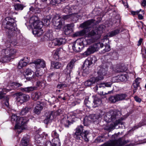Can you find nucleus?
Instances as JSON below:
<instances>
[{
	"mask_svg": "<svg viewBox=\"0 0 146 146\" xmlns=\"http://www.w3.org/2000/svg\"><path fill=\"white\" fill-rule=\"evenodd\" d=\"M104 29V26L100 25L86 34L85 37L77 39L73 44L74 51L76 52H80L87 45L93 43L99 38Z\"/></svg>",
	"mask_w": 146,
	"mask_h": 146,
	"instance_id": "obj_1",
	"label": "nucleus"
},
{
	"mask_svg": "<svg viewBox=\"0 0 146 146\" xmlns=\"http://www.w3.org/2000/svg\"><path fill=\"white\" fill-rule=\"evenodd\" d=\"M38 19L36 16H33L30 18L29 22L31 27L34 28L33 30V35L39 36L43 33V31L42 29L43 25L45 26L49 25L51 19L50 16H47L44 18L42 22L40 21Z\"/></svg>",
	"mask_w": 146,
	"mask_h": 146,
	"instance_id": "obj_2",
	"label": "nucleus"
},
{
	"mask_svg": "<svg viewBox=\"0 0 146 146\" xmlns=\"http://www.w3.org/2000/svg\"><path fill=\"white\" fill-rule=\"evenodd\" d=\"M119 117L118 112L116 111H111L108 112L104 117V120L107 123L111 122L113 123H111L109 125H107L105 127V129L108 130L114 129L117 125L121 124L122 125L123 118H121L118 119H116Z\"/></svg>",
	"mask_w": 146,
	"mask_h": 146,
	"instance_id": "obj_3",
	"label": "nucleus"
},
{
	"mask_svg": "<svg viewBox=\"0 0 146 146\" xmlns=\"http://www.w3.org/2000/svg\"><path fill=\"white\" fill-rule=\"evenodd\" d=\"M117 134H115L112 136V140H110L100 146H133L136 144L135 141L132 140H124L121 138L117 139Z\"/></svg>",
	"mask_w": 146,
	"mask_h": 146,
	"instance_id": "obj_4",
	"label": "nucleus"
},
{
	"mask_svg": "<svg viewBox=\"0 0 146 146\" xmlns=\"http://www.w3.org/2000/svg\"><path fill=\"white\" fill-rule=\"evenodd\" d=\"M14 21V19L7 17L3 20L2 23L3 26L8 29V36L11 37L16 36L20 32V31L17 28Z\"/></svg>",
	"mask_w": 146,
	"mask_h": 146,
	"instance_id": "obj_5",
	"label": "nucleus"
},
{
	"mask_svg": "<svg viewBox=\"0 0 146 146\" xmlns=\"http://www.w3.org/2000/svg\"><path fill=\"white\" fill-rule=\"evenodd\" d=\"M6 48L3 49L1 52L0 61L2 63L10 61L12 57L15 56L17 50L11 46L10 42L6 44Z\"/></svg>",
	"mask_w": 146,
	"mask_h": 146,
	"instance_id": "obj_6",
	"label": "nucleus"
},
{
	"mask_svg": "<svg viewBox=\"0 0 146 146\" xmlns=\"http://www.w3.org/2000/svg\"><path fill=\"white\" fill-rule=\"evenodd\" d=\"M84 130V127L82 125H79L77 126L75 129L74 137L78 142H81L83 139L86 141H89L88 138L87 137L89 134V132L88 130Z\"/></svg>",
	"mask_w": 146,
	"mask_h": 146,
	"instance_id": "obj_7",
	"label": "nucleus"
},
{
	"mask_svg": "<svg viewBox=\"0 0 146 146\" xmlns=\"http://www.w3.org/2000/svg\"><path fill=\"white\" fill-rule=\"evenodd\" d=\"M11 119L12 122L15 123V129H21L22 130L25 129V125L29 120V119L27 117H20L17 116L15 114H12Z\"/></svg>",
	"mask_w": 146,
	"mask_h": 146,
	"instance_id": "obj_8",
	"label": "nucleus"
},
{
	"mask_svg": "<svg viewBox=\"0 0 146 146\" xmlns=\"http://www.w3.org/2000/svg\"><path fill=\"white\" fill-rule=\"evenodd\" d=\"M32 64H35V67L36 70L35 73H34L31 77L29 78V79L33 78L34 80L37 79L39 76H41V74L39 72V69L41 68H44L46 66L45 62L42 59H38L34 60Z\"/></svg>",
	"mask_w": 146,
	"mask_h": 146,
	"instance_id": "obj_9",
	"label": "nucleus"
},
{
	"mask_svg": "<svg viewBox=\"0 0 146 146\" xmlns=\"http://www.w3.org/2000/svg\"><path fill=\"white\" fill-rule=\"evenodd\" d=\"M105 69L102 68L99 70L98 72V76L96 77H93L85 82L84 83L85 85L86 86H89L96 82L103 80L104 77L106 73H105Z\"/></svg>",
	"mask_w": 146,
	"mask_h": 146,
	"instance_id": "obj_10",
	"label": "nucleus"
},
{
	"mask_svg": "<svg viewBox=\"0 0 146 146\" xmlns=\"http://www.w3.org/2000/svg\"><path fill=\"white\" fill-rule=\"evenodd\" d=\"M104 45L102 43L99 42L90 46L83 54L84 56H87L92 54L98 50L100 48H102Z\"/></svg>",
	"mask_w": 146,
	"mask_h": 146,
	"instance_id": "obj_11",
	"label": "nucleus"
},
{
	"mask_svg": "<svg viewBox=\"0 0 146 146\" xmlns=\"http://www.w3.org/2000/svg\"><path fill=\"white\" fill-rule=\"evenodd\" d=\"M22 86V84L17 83H14L11 86L8 85L6 88L3 89L0 88V99H2L4 96V95L7 93L10 92L11 90L14 89V87L17 88Z\"/></svg>",
	"mask_w": 146,
	"mask_h": 146,
	"instance_id": "obj_12",
	"label": "nucleus"
},
{
	"mask_svg": "<svg viewBox=\"0 0 146 146\" xmlns=\"http://www.w3.org/2000/svg\"><path fill=\"white\" fill-rule=\"evenodd\" d=\"M96 61V57L95 56L88 57L85 61L84 64V72L87 74L89 73L90 66L92 63H95Z\"/></svg>",
	"mask_w": 146,
	"mask_h": 146,
	"instance_id": "obj_13",
	"label": "nucleus"
},
{
	"mask_svg": "<svg viewBox=\"0 0 146 146\" xmlns=\"http://www.w3.org/2000/svg\"><path fill=\"white\" fill-rule=\"evenodd\" d=\"M15 95L17 104L19 105L28 101L30 98L29 95L23 94L21 92L16 93Z\"/></svg>",
	"mask_w": 146,
	"mask_h": 146,
	"instance_id": "obj_14",
	"label": "nucleus"
},
{
	"mask_svg": "<svg viewBox=\"0 0 146 146\" xmlns=\"http://www.w3.org/2000/svg\"><path fill=\"white\" fill-rule=\"evenodd\" d=\"M127 97V95L126 94L120 93L111 96L109 98V100L111 102L115 103L119 101L125 100Z\"/></svg>",
	"mask_w": 146,
	"mask_h": 146,
	"instance_id": "obj_15",
	"label": "nucleus"
},
{
	"mask_svg": "<svg viewBox=\"0 0 146 146\" xmlns=\"http://www.w3.org/2000/svg\"><path fill=\"white\" fill-rule=\"evenodd\" d=\"M63 23V21L58 15L55 16L53 19V25L56 29H60Z\"/></svg>",
	"mask_w": 146,
	"mask_h": 146,
	"instance_id": "obj_16",
	"label": "nucleus"
},
{
	"mask_svg": "<svg viewBox=\"0 0 146 146\" xmlns=\"http://www.w3.org/2000/svg\"><path fill=\"white\" fill-rule=\"evenodd\" d=\"M75 62L74 60H72L68 64L66 68L64 70V73L67 75V77H69L70 76V74L71 69L73 67Z\"/></svg>",
	"mask_w": 146,
	"mask_h": 146,
	"instance_id": "obj_17",
	"label": "nucleus"
},
{
	"mask_svg": "<svg viewBox=\"0 0 146 146\" xmlns=\"http://www.w3.org/2000/svg\"><path fill=\"white\" fill-rule=\"evenodd\" d=\"M51 135L54 139H52V142L55 143V144L56 146H60V140L59 138V135L55 131H52L51 134Z\"/></svg>",
	"mask_w": 146,
	"mask_h": 146,
	"instance_id": "obj_18",
	"label": "nucleus"
},
{
	"mask_svg": "<svg viewBox=\"0 0 146 146\" xmlns=\"http://www.w3.org/2000/svg\"><path fill=\"white\" fill-rule=\"evenodd\" d=\"M22 146H32L30 143V137L26 135L24 136L21 141Z\"/></svg>",
	"mask_w": 146,
	"mask_h": 146,
	"instance_id": "obj_19",
	"label": "nucleus"
},
{
	"mask_svg": "<svg viewBox=\"0 0 146 146\" xmlns=\"http://www.w3.org/2000/svg\"><path fill=\"white\" fill-rule=\"evenodd\" d=\"M29 57H25L21 59L18 64V67L19 69H21L23 67L25 66L29 63Z\"/></svg>",
	"mask_w": 146,
	"mask_h": 146,
	"instance_id": "obj_20",
	"label": "nucleus"
},
{
	"mask_svg": "<svg viewBox=\"0 0 146 146\" xmlns=\"http://www.w3.org/2000/svg\"><path fill=\"white\" fill-rule=\"evenodd\" d=\"M66 41V40L64 38H56L52 40V43L55 46H59L65 44Z\"/></svg>",
	"mask_w": 146,
	"mask_h": 146,
	"instance_id": "obj_21",
	"label": "nucleus"
},
{
	"mask_svg": "<svg viewBox=\"0 0 146 146\" xmlns=\"http://www.w3.org/2000/svg\"><path fill=\"white\" fill-rule=\"evenodd\" d=\"M74 26L73 24H69L65 26L64 28V33L66 35H69L71 32L72 29Z\"/></svg>",
	"mask_w": 146,
	"mask_h": 146,
	"instance_id": "obj_22",
	"label": "nucleus"
},
{
	"mask_svg": "<svg viewBox=\"0 0 146 146\" xmlns=\"http://www.w3.org/2000/svg\"><path fill=\"white\" fill-rule=\"evenodd\" d=\"M43 108V104L39 102H37V105L34 110V112L36 114H39Z\"/></svg>",
	"mask_w": 146,
	"mask_h": 146,
	"instance_id": "obj_23",
	"label": "nucleus"
},
{
	"mask_svg": "<svg viewBox=\"0 0 146 146\" xmlns=\"http://www.w3.org/2000/svg\"><path fill=\"white\" fill-rule=\"evenodd\" d=\"M52 112H48L46 113L45 114L46 118L44 121L45 124H48L50 121L51 120L53 119L54 117L52 115Z\"/></svg>",
	"mask_w": 146,
	"mask_h": 146,
	"instance_id": "obj_24",
	"label": "nucleus"
},
{
	"mask_svg": "<svg viewBox=\"0 0 146 146\" xmlns=\"http://www.w3.org/2000/svg\"><path fill=\"white\" fill-rule=\"evenodd\" d=\"M94 22V20L93 19L89 20L81 24L80 25V27L82 28H88L90 25L93 23Z\"/></svg>",
	"mask_w": 146,
	"mask_h": 146,
	"instance_id": "obj_25",
	"label": "nucleus"
},
{
	"mask_svg": "<svg viewBox=\"0 0 146 146\" xmlns=\"http://www.w3.org/2000/svg\"><path fill=\"white\" fill-rule=\"evenodd\" d=\"M92 116L90 115L86 116L84 119L83 123L84 125L88 126L90 123L91 121L92 120Z\"/></svg>",
	"mask_w": 146,
	"mask_h": 146,
	"instance_id": "obj_26",
	"label": "nucleus"
},
{
	"mask_svg": "<svg viewBox=\"0 0 146 146\" xmlns=\"http://www.w3.org/2000/svg\"><path fill=\"white\" fill-rule=\"evenodd\" d=\"M32 72H33L32 70L31 69L29 68H27L25 70L24 72L25 74H24V75L25 76V77L26 78L27 80H32L33 81H34L36 80H34L33 78H32V79H31V78H30L31 77L29 78L26 77V75L28 76L29 75H31L32 74Z\"/></svg>",
	"mask_w": 146,
	"mask_h": 146,
	"instance_id": "obj_27",
	"label": "nucleus"
},
{
	"mask_svg": "<svg viewBox=\"0 0 146 146\" xmlns=\"http://www.w3.org/2000/svg\"><path fill=\"white\" fill-rule=\"evenodd\" d=\"M94 105L93 107L96 108L99 106L102 103L101 99L97 96H95L93 101Z\"/></svg>",
	"mask_w": 146,
	"mask_h": 146,
	"instance_id": "obj_28",
	"label": "nucleus"
},
{
	"mask_svg": "<svg viewBox=\"0 0 146 146\" xmlns=\"http://www.w3.org/2000/svg\"><path fill=\"white\" fill-rule=\"evenodd\" d=\"M41 96L40 92H33L31 94V97L33 100H36L38 99Z\"/></svg>",
	"mask_w": 146,
	"mask_h": 146,
	"instance_id": "obj_29",
	"label": "nucleus"
},
{
	"mask_svg": "<svg viewBox=\"0 0 146 146\" xmlns=\"http://www.w3.org/2000/svg\"><path fill=\"white\" fill-rule=\"evenodd\" d=\"M51 67L52 68L58 69L62 66V65L59 62H53L51 63Z\"/></svg>",
	"mask_w": 146,
	"mask_h": 146,
	"instance_id": "obj_30",
	"label": "nucleus"
},
{
	"mask_svg": "<svg viewBox=\"0 0 146 146\" xmlns=\"http://www.w3.org/2000/svg\"><path fill=\"white\" fill-rule=\"evenodd\" d=\"M141 79L140 78H137L134 81L133 86L134 88L137 89L138 87L139 86V84L141 81Z\"/></svg>",
	"mask_w": 146,
	"mask_h": 146,
	"instance_id": "obj_31",
	"label": "nucleus"
},
{
	"mask_svg": "<svg viewBox=\"0 0 146 146\" xmlns=\"http://www.w3.org/2000/svg\"><path fill=\"white\" fill-rule=\"evenodd\" d=\"M45 38L50 40H51L53 38V36L51 31H50L46 33L45 35Z\"/></svg>",
	"mask_w": 146,
	"mask_h": 146,
	"instance_id": "obj_32",
	"label": "nucleus"
},
{
	"mask_svg": "<svg viewBox=\"0 0 146 146\" xmlns=\"http://www.w3.org/2000/svg\"><path fill=\"white\" fill-rule=\"evenodd\" d=\"M72 114L76 118H79L82 116V112L80 110H77L72 113Z\"/></svg>",
	"mask_w": 146,
	"mask_h": 146,
	"instance_id": "obj_33",
	"label": "nucleus"
},
{
	"mask_svg": "<svg viewBox=\"0 0 146 146\" xmlns=\"http://www.w3.org/2000/svg\"><path fill=\"white\" fill-rule=\"evenodd\" d=\"M35 88L33 87H27L25 88H22L21 89V90L23 92H29L33 91Z\"/></svg>",
	"mask_w": 146,
	"mask_h": 146,
	"instance_id": "obj_34",
	"label": "nucleus"
},
{
	"mask_svg": "<svg viewBox=\"0 0 146 146\" xmlns=\"http://www.w3.org/2000/svg\"><path fill=\"white\" fill-rule=\"evenodd\" d=\"M85 33V30H84L75 33L74 34L73 36H82L84 35Z\"/></svg>",
	"mask_w": 146,
	"mask_h": 146,
	"instance_id": "obj_35",
	"label": "nucleus"
},
{
	"mask_svg": "<svg viewBox=\"0 0 146 146\" xmlns=\"http://www.w3.org/2000/svg\"><path fill=\"white\" fill-rule=\"evenodd\" d=\"M73 8V7L70 8L69 6H66L63 9V11L65 13H69L72 12V9Z\"/></svg>",
	"mask_w": 146,
	"mask_h": 146,
	"instance_id": "obj_36",
	"label": "nucleus"
},
{
	"mask_svg": "<svg viewBox=\"0 0 146 146\" xmlns=\"http://www.w3.org/2000/svg\"><path fill=\"white\" fill-rule=\"evenodd\" d=\"M24 8L23 5L21 4H17L14 5L15 9L16 10H22Z\"/></svg>",
	"mask_w": 146,
	"mask_h": 146,
	"instance_id": "obj_37",
	"label": "nucleus"
},
{
	"mask_svg": "<svg viewBox=\"0 0 146 146\" xmlns=\"http://www.w3.org/2000/svg\"><path fill=\"white\" fill-rule=\"evenodd\" d=\"M127 70V68L125 66L124 64H123L119 66L117 71L118 72H123Z\"/></svg>",
	"mask_w": 146,
	"mask_h": 146,
	"instance_id": "obj_38",
	"label": "nucleus"
},
{
	"mask_svg": "<svg viewBox=\"0 0 146 146\" xmlns=\"http://www.w3.org/2000/svg\"><path fill=\"white\" fill-rule=\"evenodd\" d=\"M120 30L119 29H116L111 32L109 33V36L111 37L119 33Z\"/></svg>",
	"mask_w": 146,
	"mask_h": 146,
	"instance_id": "obj_39",
	"label": "nucleus"
},
{
	"mask_svg": "<svg viewBox=\"0 0 146 146\" xmlns=\"http://www.w3.org/2000/svg\"><path fill=\"white\" fill-rule=\"evenodd\" d=\"M61 122L66 127H68L70 123L69 121L66 119H62Z\"/></svg>",
	"mask_w": 146,
	"mask_h": 146,
	"instance_id": "obj_40",
	"label": "nucleus"
},
{
	"mask_svg": "<svg viewBox=\"0 0 146 146\" xmlns=\"http://www.w3.org/2000/svg\"><path fill=\"white\" fill-rule=\"evenodd\" d=\"M30 109L29 108L27 107L23 108L20 113V114L22 115L26 114L28 112Z\"/></svg>",
	"mask_w": 146,
	"mask_h": 146,
	"instance_id": "obj_41",
	"label": "nucleus"
},
{
	"mask_svg": "<svg viewBox=\"0 0 146 146\" xmlns=\"http://www.w3.org/2000/svg\"><path fill=\"white\" fill-rule=\"evenodd\" d=\"M42 139V138L40 135L36 134L35 137V142L36 143L39 144L40 143V140Z\"/></svg>",
	"mask_w": 146,
	"mask_h": 146,
	"instance_id": "obj_42",
	"label": "nucleus"
},
{
	"mask_svg": "<svg viewBox=\"0 0 146 146\" xmlns=\"http://www.w3.org/2000/svg\"><path fill=\"white\" fill-rule=\"evenodd\" d=\"M50 3L52 5H55L63 1L64 0H49Z\"/></svg>",
	"mask_w": 146,
	"mask_h": 146,
	"instance_id": "obj_43",
	"label": "nucleus"
},
{
	"mask_svg": "<svg viewBox=\"0 0 146 146\" xmlns=\"http://www.w3.org/2000/svg\"><path fill=\"white\" fill-rule=\"evenodd\" d=\"M65 83H62L58 84L57 85V87L58 88H63L66 87L69 85V84L66 82V80L65 82Z\"/></svg>",
	"mask_w": 146,
	"mask_h": 146,
	"instance_id": "obj_44",
	"label": "nucleus"
},
{
	"mask_svg": "<svg viewBox=\"0 0 146 146\" xmlns=\"http://www.w3.org/2000/svg\"><path fill=\"white\" fill-rule=\"evenodd\" d=\"M104 139L103 137L99 136L95 140V142L97 143H100L104 141Z\"/></svg>",
	"mask_w": 146,
	"mask_h": 146,
	"instance_id": "obj_45",
	"label": "nucleus"
},
{
	"mask_svg": "<svg viewBox=\"0 0 146 146\" xmlns=\"http://www.w3.org/2000/svg\"><path fill=\"white\" fill-rule=\"evenodd\" d=\"M46 81L43 80V81H38L37 82V85L39 87H44L45 86Z\"/></svg>",
	"mask_w": 146,
	"mask_h": 146,
	"instance_id": "obj_46",
	"label": "nucleus"
},
{
	"mask_svg": "<svg viewBox=\"0 0 146 146\" xmlns=\"http://www.w3.org/2000/svg\"><path fill=\"white\" fill-rule=\"evenodd\" d=\"M105 48L103 50V52H108L110 50V48L108 43H106L105 45Z\"/></svg>",
	"mask_w": 146,
	"mask_h": 146,
	"instance_id": "obj_47",
	"label": "nucleus"
},
{
	"mask_svg": "<svg viewBox=\"0 0 146 146\" xmlns=\"http://www.w3.org/2000/svg\"><path fill=\"white\" fill-rule=\"evenodd\" d=\"M119 81H123L127 79V76L126 75H119Z\"/></svg>",
	"mask_w": 146,
	"mask_h": 146,
	"instance_id": "obj_48",
	"label": "nucleus"
},
{
	"mask_svg": "<svg viewBox=\"0 0 146 146\" xmlns=\"http://www.w3.org/2000/svg\"><path fill=\"white\" fill-rule=\"evenodd\" d=\"M90 102L88 100V98H85L84 101V104L89 108H90Z\"/></svg>",
	"mask_w": 146,
	"mask_h": 146,
	"instance_id": "obj_49",
	"label": "nucleus"
},
{
	"mask_svg": "<svg viewBox=\"0 0 146 146\" xmlns=\"http://www.w3.org/2000/svg\"><path fill=\"white\" fill-rule=\"evenodd\" d=\"M101 117V115L98 114H94L93 117V119L94 121H96V119H98Z\"/></svg>",
	"mask_w": 146,
	"mask_h": 146,
	"instance_id": "obj_50",
	"label": "nucleus"
},
{
	"mask_svg": "<svg viewBox=\"0 0 146 146\" xmlns=\"http://www.w3.org/2000/svg\"><path fill=\"white\" fill-rule=\"evenodd\" d=\"M112 81L114 82L119 81V75L113 77L112 79Z\"/></svg>",
	"mask_w": 146,
	"mask_h": 146,
	"instance_id": "obj_51",
	"label": "nucleus"
},
{
	"mask_svg": "<svg viewBox=\"0 0 146 146\" xmlns=\"http://www.w3.org/2000/svg\"><path fill=\"white\" fill-rule=\"evenodd\" d=\"M104 84V83H102L100 84H98L96 87H95V88L96 89V90H98V87L100 88H101L102 87L104 88V85H103Z\"/></svg>",
	"mask_w": 146,
	"mask_h": 146,
	"instance_id": "obj_52",
	"label": "nucleus"
},
{
	"mask_svg": "<svg viewBox=\"0 0 146 146\" xmlns=\"http://www.w3.org/2000/svg\"><path fill=\"white\" fill-rule=\"evenodd\" d=\"M112 83L111 82H106L105 83H104V88L106 87H110L111 86Z\"/></svg>",
	"mask_w": 146,
	"mask_h": 146,
	"instance_id": "obj_53",
	"label": "nucleus"
},
{
	"mask_svg": "<svg viewBox=\"0 0 146 146\" xmlns=\"http://www.w3.org/2000/svg\"><path fill=\"white\" fill-rule=\"evenodd\" d=\"M9 97H6L5 98V106H6L7 107H8L9 105Z\"/></svg>",
	"mask_w": 146,
	"mask_h": 146,
	"instance_id": "obj_54",
	"label": "nucleus"
},
{
	"mask_svg": "<svg viewBox=\"0 0 146 146\" xmlns=\"http://www.w3.org/2000/svg\"><path fill=\"white\" fill-rule=\"evenodd\" d=\"M141 4L142 6L145 7L146 6V0H142Z\"/></svg>",
	"mask_w": 146,
	"mask_h": 146,
	"instance_id": "obj_55",
	"label": "nucleus"
},
{
	"mask_svg": "<svg viewBox=\"0 0 146 146\" xmlns=\"http://www.w3.org/2000/svg\"><path fill=\"white\" fill-rule=\"evenodd\" d=\"M134 99L136 101L138 102H140L141 100L137 96H135L134 97Z\"/></svg>",
	"mask_w": 146,
	"mask_h": 146,
	"instance_id": "obj_56",
	"label": "nucleus"
},
{
	"mask_svg": "<svg viewBox=\"0 0 146 146\" xmlns=\"http://www.w3.org/2000/svg\"><path fill=\"white\" fill-rule=\"evenodd\" d=\"M140 11H141V9L140 10V11H131V14L132 15H133V16H134L136 14H137V15L139 13Z\"/></svg>",
	"mask_w": 146,
	"mask_h": 146,
	"instance_id": "obj_57",
	"label": "nucleus"
},
{
	"mask_svg": "<svg viewBox=\"0 0 146 146\" xmlns=\"http://www.w3.org/2000/svg\"><path fill=\"white\" fill-rule=\"evenodd\" d=\"M72 14H69V15H66L64 16L63 18L64 20H66L67 19L70 18L72 16Z\"/></svg>",
	"mask_w": 146,
	"mask_h": 146,
	"instance_id": "obj_58",
	"label": "nucleus"
},
{
	"mask_svg": "<svg viewBox=\"0 0 146 146\" xmlns=\"http://www.w3.org/2000/svg\"><path fill=\"white\" fill-rule=\"evenodd\" d=\"M55 45L54 44L52 43V40L51 42H49L48 44V46L51 48H53L54 47Z\"/></svg>",
	"mask_w": 146,
	"mask_h": 146,
	"instance_id": "obj_59",
	"label": "nucleus"
},
{
	"mask_svg": "<svg viewBox=\"0 0 146 146\" xmlns=\"http://www.w3.org/2000/svg\"><path fill=\"white\" fill-rule=\"evenodd\" d=\"M143 41V39L142 38H140L138 42V43L137 44V46H139L140 45H141Z\"/></svg>",
	"mask_w": 146,
	"mask_h": 146,
	"instance_id": "obj_60",
	"label": "nucleus"
},
{
	"mask_svg": "<svg viewBox=\"0 0 146 146\" xmlns=\"http://www.w3.org/2000/svg\"><path fill=\"white\" fill-rule=\"evenodd\" d=\"M143 53H143V56L146 58V49H145L143 50L142 51Z\"/></svg>",
	"mask_w": 146,
	"mask_h": 146,
	"instance_id": "obj_61",
	"label": "nucleus"
},
{
	"mask_svg": "<svg viewBox=\"0 0 146 146\" xmlns=\"http://www.w3.org/2000/svg\"><path fill=\"white\" fill-rule=\"evenodd\" d=\"M138 15V17L139 19L140 20H142L143 19V17L142 15L140 14H137Z\"/></svg>",
	"mask_w": 146,
	"mask_h": 146,
	"instance_id": "obj_62",
	"label": "nucleus"
},
{
	"mask_svg": "<svg viewBox=\"0 0 146 146\" xmlns=\"http://www.w3.org/2000/svg\"><path fill=\"white\" fill-rule=\"evenodd\" d=\"M58 98H59L60 99H62L63 100H66L65 96H64L63 97H62L61 96H58Z\"/></svg>",
	"mask_w": 146,
	"mask_h": 146,
	"instance_id": "obj_63",
	"label": "nucleus"
},
{
	"mask_svg": "<svg viewBox=\"0 0 146 146\" xmlns=\"http://www.w3.org/2000/svg\"><path fill=\"white\" fill-rule=\"evenodd\" d=\"M60 111V110H58L55 113V114H56L57 115H59V114L58 113V112H59Z\"/></svg>",
	"mask_w": 146,
	"mask_h": 146,
	"instance_id": "obj_64",
	"label": "nucleus"
}]
</instances>
